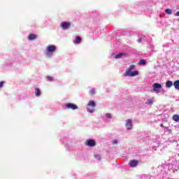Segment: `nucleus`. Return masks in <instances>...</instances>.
I'll list each match as a JSON object with an SVG mask.
<instances>
[{"mask_svg":"<svg viewBox=\"0 0 179 179\" xmlns=\"http://www.w3.org/2000/svg\"><path fill=\"white\" fill-rule=\"evenodd\" d=\"M136 75H139V71H125L123 73L124 76H129L130 78H133L134 76H136Z\"/></svg>","mask_w":179,"mask_h":179,"instance_id":"nucleus-1","label":"nucleus"},{"mask_svg":"<svg viewBox=\"0 0 179 179\" xmlns=\"http://www.w3.org/2000/svg\"><path fill=\"white\" fill-rule=\"evenodd\" d=\"M86 146H89L90 148H94L96 146V141L93 139H87L85 141Z\"/></svg>","mask_w":179,"mask_h":179,"instance_id":"nucleus-2","label":"nucleus"},{"mask_svg":"<svg viewBox=\"0 0 179 179\" xmlns=\"http://www.w3.org/2000/svg\"><path fill=\"white\" fill-rule=\"evenodd\" d=\"M47 52H55L57 51V46L54 45H49L46 47Z\"/></svg>","mask_w":179,"mask_h":179,"instance_id":"nucleus-3","label":"nucleus"},{"mask_svg":"<svg viewBox=\"0 0 179 179\" xmlns=\"http://www.w3.org/2000/svg\"><path fill=\"white\" fill-rule=\"evenodd\" d=\"M138 164H139V161L136 160V159H131L129 162V166H130V167H131L132 169L136 167V166H138Z\"/></svg>","mask_w":179,"mask_h":179,"instance_id":"nucleus-4","label":"nucleus"},{"mask_svg":"<svg viewBox=\"0 0 179 179\" xmlns=\"http://www.w3.org/2000/svg\"><path fill=\"white\" fill-rule=\"evenodd\" d=\"M69 26H71V22H62L60 24V27L63 30H66V29H68Z\"/></svg>","mask_w":179,"mask_h":179,"instance_id":"nucleus-5","label":"nucleus"},{"mask_svg":"<svg viewBox=\"0 0 179 179\" xmlns=\"http://www.w3.org/2000/svg\"><path fill=\"white\" fill-rule=\"evenodd\" d=\"M66 108H69L71 110H78V106L76 104L69 103L66 105Z\"/></svg>","mask_w":179,"mask_h":179,"instance_id":"nucleus-6","label":"nucleus"},{"mask_svg":"<svg viewBox=\"0 0 179 179\" xmlns=\"http://www.w3.org/2000/svg\"><path fill=\"white\" fill-rule=\"evenodd\" d=\"M159 89H162V84L155 83L153 85V91L155 92V93H159Z\"/></svg>","mask_w":179,"mask_h":179,"instance_id":"nucleus-7","label":"nucleus"},{"mask_svg":"<svg viewBox=\"0 0 179 179\" xmlns=\"http://www.w3.org/2000/svg\"><path fill=\"white\" fill-rule=\"evenodd\" d=\"M126 127L127 129H132V120L131 119L126 121Z\"/></svg>","mask_w":179,"mask_h":179,"instance_id":"nucleus-8","label":"nucleus"},{"mask_svg":"<svg viewBox=\"0 0 179 179\" xmlns=\"http://www.w3.org/2000/svg\"><path fill=\"white\" fill-rule=\"evenodd\" d=\"M36 38H37V35L36 34H30L28 36V40H29V41H32V40H36Z\"/></svg>","mask_w":179,"mask_h":179,"instance_id":"nucleus-9","label":"nucleus"},{"mask_svg":"<svg viewBox=\"0 0 179 179\" xmlns=\"http://www.w3.org/2000/svg\"><path fill=\"white\" fill-rule=\"evenodd\" d=\"M87 106L93 107V108H94V107H96V102H94V101H90L87 103Z\"/></svg>","mask_w":179,"mask_h":179,"instance_id":"nucleus-10","label":"nucleus"},{"mask_svg":"<svg viewBox=\"0 0 179 179\" xmlns=\"http://www.w3.org/2000/svg\"><path fill=\"white\" fill-rule=\"evenodd\" d=\"M135 68H136V66L135 64H131L128 69H127L126 72H131V71H132V69H135Z\"/></svg>","mask_w":179,"mask_h":179,"instance_id":"nucleus-11","label":"nucleus"},{"mask_svg":"<svg viewBox=\"0 0 179 179\" xmlns=\"http://www.w3.org/2000/svg\"><path fill=\"white\" fill-rule=\"evenodd\" d=\"M173 86L176 90H179V80H177L173 83Z\"/></svg>","mask_w":179,"mask_h":179,"instance_id":"nucleus-12","label":"nucleus"},{"mask_svg":"<svg viewBox=\"0 0 179 179\" xmlns=\"http://www.w3.org/2000/svg\"><path fill=\"white\" fill-rule=\"evenodd\" d=\"M172 120L176 122H179V115H173L172 117Z\"/></svg>","mask_w":179,"mask_h":179,"instance_id":"nucleus-13","label":"nucleus"},{"mask_svg":"<svg viewBox=\"0 0 179 179\" xmlns=\"http://www.w3.org/2000/svg\"><path fill=\"white\" fill-rule=\"evenodd\" d=\"M80 41H82V38H80V36H76L74 43H76V44H80Z\"/></svg>","mask_w":179,"mask_h":179,"instance_id":"nucleus-14","label":"nucleus"},{"mask_svg":"<svg viewBox=\"0 0 179 179\" xmlns=\"http://www.w3.org/2000/svg\"><path fill=\"white\" fill-rule=\"evenodd\" d=\"M166 87L170 89V87H171V86H173V82H171V80L166 81Z\"/></svg>","mask_w":179,"mask_h":179,"instance_id":"nucleus-15","label":"nucleus"},{"mask_svg":"<svg viewBox=\"0 0 179 179\" xmlns=\"http://www.w3.org/2000/svg\"><path fill=\"white\" fill-rule=\"evenodd\" d=\"M41 94V92L40 91V89L36 88L35 89V96L38 97V96H40Z\"/></svg>","mask_w":179,"mask_h":179,"instance_id":"nucleus-16","label":"nucleus"},{"mask_svg":"<svg viewBox=\"0 0 179 179\" xmlns=\"http://www.w3.org/2000/svg\"><path fill=\"white\" fill-rule=\"evenodd\" d=\"M138 65H146V61L145 59H140Z\"/></svg>","mask_w":179,"mask_h":179,"instance_id":"nucleus-17","label":"nucleus"},{"mask_svg":"<svg viewBox=\"0 0 179 179\" xmlns=\"http://www.w3.org/2000/svg\"><path fill=\"white\" fill-rule=\"evenodd\" d=\"M165 12L168 14V15H171L173 13V10H171V9L170 8H167L165 10Z\"/></svg>","mask_w":179,"mask_h":179,"instance_id":"nucleus-18","label":"nucleus"},{"mask_svg":"<svg viewBox=\"0 0 179 179\" xmlns=\"http://www.w3.org/2000/svg\"><path fill=\"white\" fill-rule=\"evenodd\" d=\"M122 55H125V53L120 52L115 55V58H121V57H122Z\"/></svg>","mask_w":179,"mask_h":179,"instance_id":"nucleus-19","label":"nucleus"},{"mask_svg":"<svg viewBox=\"0 0 179 179\" xmlns=\"http://www.w3.org/2000/svg\"><path fill=\"white\" fill-rule=\"evenodd\" d=\"M46 80H48V82H52L54 78L51 76H48V77H46Z\"/></svg>","mask_w":179,"mask_h":179,"instance_id":"nucleus-20","label":"nucleus"},{"mask_svg":"<svg viewBox=\"0 0 179 179\" xmlns=\"http://www.w3.org/2000/svg\"><path fill=\"white\" fill-rule=\"evenodd\" d=\"M94 157L95 159H98L99 160H100L101 159V156L100 155H99V154L94 155Z\"/></svg>","mask_w":179,"mask_h":179,"instance_id":"nucleus-21","label":"nucleus"},{"mask_svg":"<svg viewBox=\"0 0 179 179\" xmlns=\"http://www.w3.org/2000/svg\"><path fill=\"white\" fill-rule=\"evenodd\" d=\"M146 104H153V99H148V101L146 102Z\"/></svg>","mask_w":179,"mask_h":179,"instance_id":"nucleus-22","label":"nucleus"},{"mask_svg":"<svg viewBox=\"0 0 179 179\" xmlns=\"http://www.w3.org/2000/svg\"><path fill=\"white\" fill-rule=\"evenodd\" d=\"M88 113H94V108L90 109V108H87Z\"/></svg>","mask_w":179,"mask_h":179,"instance_id":"nucleus-23","label":"nucleus"},{"mask_svg":"<svg viewBox=\"0 0 179 179\" xmlns=\"http://www.w3.org/2000/svg\"><path fill=\"white\" fill-rule=\"evenodd\" d=\"M138 43H142L143 41V38H140L137 40Z\"/></svg>","mask_w":179,"mask_h":179,"instance_id":"nucleus-24","label":"nucleus"},{"mask_svg":"<svg viewBox=\"0 0 179 179\" xmlns=\"http://www.w3.org/2000/svg\"><path fill=\"white\" fill-rule=\"evenodd\" d=\"M90 94H94V93H96V91H94V90H92L90 91Z\"/></svg>","mask_w":179,"mask_h":179,"instance_id":"nucleus-25","label":"nucleus"},{"mask_svg":"<svg viewBox=\"0 0 179 179\" xmlns=\"http://www.w3.org/2000/svg\"><path fill=\"white\" fill-rule=\"evenodd\" d=\"M106 118H111V114L107 113V114L106 115Z\"/></svg>","mask_w":179,"mask_h":179,"instance_id":"nucleus-26","label":"nucleus"},{"mask_svg":"<svg viewBox=\"0 0 179 179\" xmlns=\"http://www.w3.org/2000/svg\"><path fill=\"white\" fill-rule=\"evenodd\" d=\"M117 143H118V141H117V140H114V141H113V145H117Z\"/></svg>","mask_w":179,"mask_h":179,"instance_id":"nucleus-27","label":"nucleus"},{"mask_svg":"<svg viewBox=\"0 0 179 179\" xmlns=\"http://www.w3.org/2000/svg\"><path fill=\"white\" fill-rule=\"evenodd\" d=\"M160 127H161L162 128H166V129L169 128V127H164V125L163 124H160Z\"/></svg>","mask_w":179,"mask_h":179,"instance_id":"nucleus-28","label":"nucleus"},{"mask_svg":"<svg viewBox=\"0 0 179 179\" xmlns=\"http://www.w3.org/2000/svg\"><path fill=\"white\" fill-rule=\"evenodd\" d=\"M175 16H179V11L176 12V13L175 14Z\"/></svg>","mask_w":179,"mask_h":179,"instance_id":"nucleus-29","label":"nucleus"},{"mask_svg":"<svg viewBox=\"0 0 179 179\" xmlns=\"http://www.w3.org/2000/svg\"><path fill=\"white\" fill-rule=\"evenodd\" d=\"M3 82L2 81L1 83V87H2V86H3Z\"/></svg>","mask_w":179,"mask_h":179,"instance_id":"nucleus-30","label":"nucleus"},{"mask_svg":"<svg viewBox=\"0 0 179 179\" xmlns=\"http://www.w3.org/2000/svg\"><path fill=\"white\" fill-rule=\"evenodd\" d=\"M0 86H1V83H0Z\"/></svg>","mask_w":179,"mask_h":179,"instance_id":"nucleus-31","label":"nucleus"}]
</instances>
